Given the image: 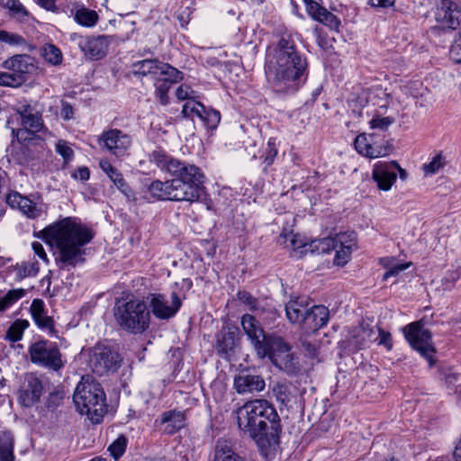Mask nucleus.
Segmentation results:
<instances>
[{"mask_svg": "<svg viewBox=\"0 0 461 461\" xmlns=\"http://www.w3.org/2000/svg\"><path fill=\"white\" fill-rule=\"evenodd\" d=\"M265 73L270 88L277 94H294L305 84L308 62L291 36H282L267 54Z\"/></svg>", "mask_w": 461, "mask_h": 461, "instance_id": "nucleus-1", "label": "nucleus"}, {"mask_svg": "<svg viewBox=\"0 0 461 461\" xmlns=\"http://www.w3.org/2000/svg\"><path fill=\"white\" fill-rule=\"evenodd\" d=\"M238 426L254 440L260 454L270 457L280 445L281 419L275 406L265 399L247 402L238 410Z\"/></svg>", "mask_w": 461, "mask_h": 461, "instance_id": "nucleus-2", "label": "nucleus"}, {"mask_svg": "<svg viewBox=\"0 0 461 461\" xmlns=\"http://www.w3.org/2000/svg\"><path fill=\"white\" fill-rule=\"evenodd\" d=\"M34 235L57 248L58 256L55 260L59 269H65L68 267H75L77 264L84 263L86 254L84 247L95 236L90 229L72 217L56 221Z\"/></svg>", "mask_w": 461, "mask_h": 461, "instance_id": "nucleus-3", "label": "nucleus"}, {"mask_svg": "<svg viewBox=\"0 0 461 461\" xmlns=\"http://www.w3.org/2000/svg\"><path fill=\"white\" fill-rule=\"evenodd\" d=\"M16 113L19 115L21 123L20 129L12 128V135L22 144L21 153L13 154V158L20 165L28 164L31 159L30 150L25 144L31 142L35 138L44 140L50 134L48 128L45 127L42 113L35 105L31 104H21Z\"/></svg>", "mask_w": 461, "mask_h": 461, "instance_id": "nucleus-4", "label": "nucleus"}, {"mask_svg": "<svg viewBox=\"0 0 461 461\" xmlns=\"http://www.w3.org/2000/svg\"><path fill=\"white\" fill-rule=\"evenodd\" d=\"M203 179L198 167L175 159V201H200L210 209L212 201L207 197Z\"/></svg>", "mask_w": 461, "mask_h": 461, "instance_id": "nucleus-5", "label": "nucleus"}, {"mask_svg": "<svg viewBox=\"0 0 461 461\" xmlns=\"http://www.w3.org/2000/svg\"><path fill=\"white\" fill-rule=\"evenodd\" d=\"M73 401L77 411L94 423H99L107 411L106 396L99 383L82 381L75 390Z\"/></svg>", "mask_w": 461, "mask_h": 461, "instance_id": "nucleus-6", "label": "nucleus"}, {"mask_svg": "<svg viewBox=\"0 0 461 461\" xmlns=\"http://www.w3.org/2000/svg\"><path fill=\"white\" fill-rule=\"evenodd\" d=\"M114 317L123 330L134 334L144 332L149 325V311L146 303L138 299H117Z\"/></svg>", "mask_w": 461, "mask_h": 461, "instance_id": "nucleus-7", "label": "nucleus"}, {"mask_svg": "<svg viewBox=\"0 0 461 461\" xmlns=\"http://www.w3.org/2000/svg\"><path fill=\"white\" fill-rule=\"evenodd\" d=\"M402 331L411 347L429 362L430 367L433 366L436 349L432 342V333L425 328L423 321L411 322L406 325Z\"/></svg>", "mask_w": 461, "mask_h": 461, "instance_id": "nucleus-8", "label": "nucleus"}, {"mask_svg": "<svg viewBox=\"0 0 461 461\" xmlns=\"http://www.w3.org/2000/svg\"><path fill=\"white\" fill-rule=\"evenodd\" d=\"M32 364L53 371H59L65 366L57 343L41 339L30 345L28 349Z\"/></svg>", "mask_w": 461, "mask_h": 461, "instance_id": "nucleus-9", "label": "nucleus"}, {"mask_svg": "<svg viewBox=\"0 0 461 461\" xmlns=\"http://www.w3.org/2000/svg\"><path fill=\"white\" fill-rule=\"evenodd\" d=\"M122 358L118 352L110 347L97 344L92 349L89 366L97 375H103L108 372H116L121 366Z\"/></svg>", "mask_w": 461, "mask_h": 461, "instance_id": "nucleus-10", "label": "nucleus"}, {"mask_svg": "<svg viewBox=\"0 0 461 461\" xmlns=\"http://www.w3.org/2000/svg\"><path fill=\"white\" fill-rule=\"evenodd\" d=\"M77 34H74L71 38L75 40ZM78 47L92 59H101L104 58L108 50V47L112 42V37L108 35H98V36H77Z\"/></svg>", "mask_w": 461, "mask_h": 461, "instance_id": "nucleus-11", "label": "nucleus"}, {"mask_svg": "<svg viewBox=\"0 0 461 461\" xmlns=\"http://www.w3.org/2000/svg\"><path fill=\"white\" fill-rule=\"evenodd\" d=\"M42 381L34 374H27L18 393V401L23 407H32L41 399Z\"/></svg>", "mask_w": 461, "mask_h": 461, "instance_id": "nucleus-12", "label": "nucleus"}, {"mask_svg": "<svg viewBox=\"0 0 461 461\" xmlns=\"http://www.w3.org/2000/svg\"><path fill=\"white\" fill-rule=\"evenodd\" d=\"M437 20L445 28L457 29L461 25V6L454 0H441L438 6Z\"/></svg>", "mask_w": 461, "mask_h": 461, "instance_id": "nucleus-13", "label": "nucleus"}, {"mask_svg": "<svg viewBox=\"0 0 461 461\" xmlns=\"http://www.w3.org/2000/svg\"><path fill=\"white\" fill-rule=\"evenodd\" d=\"M233 386L239 394L258 393L265 389L266 383L259 375L242 370L234 377Z\"/></svg>", "mask_w": 461, "mask_h": 461, "instance_id": "nucleus-14", "label": "nucleus"}, {"mask_svg": "<svg viewBox=\"0 0 461 461\" xmlns=\"http://www.w3.org/2000/svg\"><path fill=\"white\" fill-rule=\"evenodd\" d=\"M330 320V310L324 305L308 308L302 329L307 333H315L325 327Z\"/></svg>", "mask_w": 461, "mask_h": 461, "instance_id": "nucleus-15", "label": "nucleus"}, {"mask_svg": "<svg viewBox=\"0 0 461 461\" xmlns=\"http://www.w3.org/2000/svg\"><path fill=\"white\" fill-rule=\"evenodd\" d=\"M99 141L117 157L122 156L131 145L130 137L118 129L104 131L99 137Z\"/></svg>", "mask_w": 461, "mask_h": 461, "instance_id": "nucleus-16", "label": "nucleus"}, {"mask_svg": "<svg viewBox=\"0 0 461 461\" xmlns=\"http://www.w3.org/2000/svg\"><path fill=\"white\" fill-rule=\"evenodd\" d=\"M33 59L30 55L17 54L5 59L2 67L13 73L14 76H19L22 83L24 84L27 80V74L32 73L34 69Z\"/></svg>", "mask_w": 461, "mask_h": 461, "instance_id": "nucleus-17", "label": "nucleus"}, {"mask_svg": "<svg viewBox=\"0 0 461 461\" xmlns=\"http://www.w3.org/2000/svg\"><path fill=\"white\" fill-rule=\"evenodd\" d=\"M241 326L256 353H258V350L264 352L261 347L263 342L261 341L264 339V337H267L268 334L265 333L259 321L253 315L246 313L241 317Z\"/></svg>", "mask_w": 461, "mask_h": 461, "instance_id": "nucleus-18", "label": "nucleus"}, {"mask_svg": "<svg viewBox=\"0 0 461 461\" xmlns=\"http://www.w3.org/2000/svg\"><path fill=\"white\" fill-rule=\"evenodd\" d=\"M262 348L264 352L258 350L257 355L260 358L268 357L271 362L274 361V357L283 355L288 351H291V347L286 343L281 337L269 335L264 337L262 339Z\"/></svg>", "mask_w": 461, "mask_h": 461, "instance_id": "nucleus-19", "label": "nucleus"}, {"mask_svg": "<svg viewBox=\"0 0 461 461\" xmlns=\"http://www.w3.org/2000/svg\"><path fill=\"white\" fill-rule=\"evenodd\" d=\"M132 73L139 76H164L168 74L172 67L167 63L159 62L158 59H146L134 62L131 66Z\"/></svg>", "mask_w": 461, "mask_h": 461, "instance_id": "nucleus-20", "label": "nucleus"}, {"mask_svg": "<svg viewBox=\"0 0 461 461\" xmlns=\"http://www.w3.org/2000/svg\"><path fill=\"white\" fill-rule=\"evenodd\" d=\"M396 177V172L391 170L389 162L378 161L374 166L373 179L380 190H390Z\"/></svg>", "mask_w": 461, "mask_h": 461, "instance_id": "nucleus-21", "label": "nucleus"}, {"mask_svg": "<svg viewBox=\"0 0 461 461\" xmlns=\"http://www.w3.org/2000/svg\"><path fill=\"white\" fill-rule=\"evenodd\" d=\"M30 311L36 325L52 335L55 332L54 321L48 316L45 311V304L41 299H34L32 302Z\"/></svg>", "mask_w": 461, "mask_h": 461, "instance_id": "nucleus-22", "label": "nucleus"}, {"mask_svg": "<svg viewBox=\"0 0 461 461\" xmlns=\"http://www.w3.org/2000/svg\"><path fill=\"white\" fill-rule=\"evenodd\" d=\"M355 235V232H339L335 235V237H326L319 240H312L310 244V249L313 253L317 254H327L330 251L337 249L339 247V242L343 241V238L346 236L348 238H351ZM352 239H350L351 240Z\"/></svg>", "mask_w": 461, "mask_h": 461, "instance_id": "nucleus-23", "label": "nucleus"}, {"mask_svg": "<svg viewBox=\"0 0 461 461\" xmlns=\"http://www.w3.org/2000/svg\"><path fill=\"white\" fill-rule=\"evenodd\" d=\"M100 167L109 176L116 187L126 196L128 201H135L134 193L122 177V173L108 161H101Z\"/></svg>", "mask_w": 461, "mask_h": 461, "instance_id": "nucleus-24", "label": "nucleus"}, {"mask_svg": "<svg viewBox=\"0 0 461 461\" xmlns=\"http://www.w3.org/2000/svg\"><path fill=\"white\" fill-rule=\"evenodd\" d=\"M237 329L228 327L216 335V350L221 356H227L236 345Z\"/></svg>", "mask_w": 461, "mask_h": 461, "instance_id": "nucleus-25", "label": "nucleus"}, {"mask_svg": "<svg viewBox=\"0 0 461 461\" xmlns=\"http://www.w3.org/2000/svg\"><path fill=\"white\" fill-rule=\"evenodd\" d=\"M213 461H247L244 456L237 453L230 442L219 438L214 447Z\"/></svg>", "mask_w": 461, "mask_h": 461, "instance_id": "nucleus-26", "label": "nucleus"}, {"mask_svg": "<svg viewBox=\"0 0 461 461\" xmlns=\"http://www.w3.org/2000/svg\"><path fill=\"white\" fill-rule=\"evenodd\" d=\"M308 310L307 304L303 298H296L292 300L285 305L286 317L291 323H299L301 326L303 323L304 316Z\"/></svg>", "mask_w": 461, "mask_h": 461, "instance_id": "nucleus-27", "label": "nucleus"}, {"mask_svg": "<svg viewBox=\"0 0 461 461\" xmlns=\"http://www.w3.org/2000/svg\"><path fill=\"white\" fill-rule=\"evenodd\" d=\"M374 334V329L370 325L362 324L353 330L349 343L355 348V349H361L366 347L367 344L373 340Z\"/></svg>", "mask_w": 461, "mask_h": 461, "instance_id": "nucleus-28", "label": "nucleus"}, {"mask_svg": "<svg viewBox=\"0 0 461 461\" xmlns=\"http://www.w3.org/2000/svg\"><path fill=\"white\" fill-rule=\"evenodd\" d=\"M272 364L288 375H296L300 372L299 363L296 361L294 354L290 351L283 355L274 357Z\"/></svg>", "mask_w": 461, "mask_h": 461, "instance_id": "nucleus-29", "label": "nucleus"}, {"mask_svg": "<svg viewBox=\"0 0 461 461\" xmlns=\"http://www.w3.org/2000/svg\"><path fill=\"white\" fill-rule=\"evenodd\" d=\"M150 307L154 316L158 319L167 320L173 316V308L162 294H153Z\"/></svg>", "mask_w": 461, "mask_h": 461, "instance_id": "nucleus-30", "label": "nucleus"}, {"mask_svg": "<svg viewBox=\"0 0 461 461\" xmlns=\"http://www.w3.org/2000/svg\"><path fill=\"white\" fill-rule=\"evenodd\" d=\"M14 438L11 431L0 432V461H14Z\"/></svg>", "mask_w": 461, "mask_h": 461, "instance_id": "nucleus-31", "label": "nucleus"}, {"mask_svg": "<svg viewBox=\"0 0 461 461\" xmlns=\"http://www.w3.org/2000/svg\"><path fill=\"white\" fill-rule=\"evenodd\" d=\"M350 238L347 236L343 238L342 242H339V247L336 250V255L334 258V264L336 266L343 267L345 266L350 258V255L352 252V245L354 244L355 235Z\"/></svg>", "mask_w": 461, "mask_h": 461, "instance_id": "nucleus-32", "label": "nucleus"}, {"mask_svg": "<svg viewBox=\"0 0 461 461\" xmlns=\"http://www.w3.org/2000/svg\"><path fill=\"white\" fill-rule=\"evenodd\" d=\"M149 191L158 200H172L169 196L173 191V180H155L149 185Z\"/></svg>", "mask_w": 461, "mask_h": 461, "instance_id": "nucleus-33", "label": "nucleus"}, {"mask_svg": "<svg viewBox=\"0 0 461 461\" xmlns=\"http://www.w3.org/2000/svg\"><path fill=\"white\" fill-rule=\"evenodd\" d=\"M99 16L95 10L86 7L77 9L74 15V20L84 27H94L98 22Z\"/></svg>", "mask_w": 461, "mask_h": 461, "instance_id": "nucleus-34", "label": "nucleus"}, {"mask_svg": "<svg viewBox=\"0 0 461 461\" xmlns=\"http://www.w3.org/2000/svg\"><path fill=\"white\" fill-rule=\"evenodd\" d=\"M167 77L163 78H158L155 83L156 95L162 104H167L170 102V98L167 95L168 91L172 87L173 78L171 74H167Z\"/></svg>", "mask_w": 461, "mask_h": 461, "instance_id": "nucleus-35", "label": "nucleus"}, {"mask_svg": "<svg viewBox=\"0 0 461 461\" xmlns=\"http://www.w3.org/2000/svg\"><path fill=\"white\" fill-rule=\"evenodd\" d=\"M1 5L9 10L11 16L19 21H25L30 15L20 0H1Z\"/></svg>", "mask_w": 461, "mask_h": 461, "instance_id": "nucleus-36", "label": "nucleus"}, {"mask_svg": "<svg viewBox=\"0 0 461 461\" xmlns=\"http://www.w3.org/2000/svg\"><path fill=\"white\" fill-rule=\"evenodd\" d=\"M15 271V280L22 281L25 277L35 276L39 272V264L35 262H22L13 267Z\"/></svg>", "mask_w": 461, "mask_h": 461, "instance_id": "nucleus-37", "label": "nucleus"}, {"mask_svg": "<svg viewBox=\"0 0 461 461\" xmlns=\"http://www.w3.org/2000/svg\"><path fill=\"white\" fill-rule=\"evenodd\" d=\"M29 327L27 320L17 319L8 328L5 339L11 342H17L22 339L24 330Z\"/></svg>", "mask_w": 461, "mask_h": 461, "instance_id": "nucleus-38", "label": "nucleus"}, {"mask_svg": "<svg viewBox=\"0 0 461 461\" xmlns=\"http://www.w3.org/2000/svg\"><path fill=\"white\" fill-rule=\"evenodd\" d=\"M185 412H176L175 411V433L180 432L179 437V444H183L184 446H189L188 442L190 441V433L185 424Z\"/></svg>", "mask_w": 461, "mask_h": 461, "instance_id": "nucleus-39", "label": "nucleus"}, {"mask_svg": "<svg viewBox=\"0 0 461 461\" xmlns=\"http://www.w3.org/2000/svg\"><path fill=\"white\" fill-rule=\"evenodd\" d=\"M200 108L199 118L204 122L208 129H216L221 121L220 112L214 109H207L203 104L200 105Z\"/></svg>", "mask_w": 461, "mask_h": 461, "instance_id": "nucleus-40", "label": "nucleus"}, {"mask_svg": "<svg viewBox=\"0 0 461 461\" xmlns=\"http://www.w3.org/2000/svg\"><path fill=\"white\" fill-rule=\"evenodd\" d=\"M177 104L181 105L180 117L182 119L193 120L194 116L199 117L201 110L200 105L203 104L195 100H190L186 101L185 103L177 102Z\"/></svg>", "mask_w": 461, "mask_h": 461, "instance_id": "nucleus-41", "label": "nucleus"}, {"mask_svg": "<svg viewBox=\"0 0 461 461\" xmlns=\"http://www.w3.org/2000/svg\"><path fill=\"white\" fill-rule=\"evenodd\" d=\"M42 57L44 58V59L53 65V66H58L59 64H61L62 62V53L60 51V50L56 47L55 45L53 44H46L43 48H42Z\"/></svg>", "mask_w": 461, "mask_h": 461, "instance_id": "nucleus-42", "label": "nucleus"}, {"mask_svg": "<svg viewBox=\"0 0 461 461\" xmlns=\"http://www.w3.org/2000/svg\"><path fill=\"white\" fill-rule=\"evenodd\" d=\"M128 444V438L125 435L121 434L118 438L108 447V451L110 455L115 459L118 460L120 457L123 456L125 453L126 447Z\"/></svg>", "mask_w": 461, "mask_h": 461, "instance_id": "nucleus-43", "label": "nucleus"}, {"mask_svg": "<svg viewBox=\"0 0 461 461\" xmlns=\"http://www.w3.org/2000/svg\"><path fill=\"white\" fill-rule=\"evenodd\" d=\"M173 420V410L163 412L159 419L155 420V426L157 429L165 433L171 435L173 434V424L170 422Z\"/></svg>", "mask_w": 461, "mask_h": 461, "instance_id": "nucleus-44", "label": "nucleus"}, {"mask_svg": "<svg viewBox=\"0 0 461 461\" xmlns=\"http://www.w3.org/2000/svg\"><path fill=\"white\" fill-rule=\"evenodd\" d=\"M272 392L276 400L281 406H285L290 402L291 391L287 384L277 383L274 385Z\"/></svg>", "mask_w": 461, "mask_h": 461, "instance_id": "nucleus-45", "label": "nucleus"}, {"mask_svg": "<svg viewBox=\"0 0 461 461\" xmlns=\"http://www.w3.org/2000/svg\"><path fill=\"white\" fill-rule=\"evenodd\" d=\"M277 154H278V149H277V147L276 144V140L270 139L267 142V149L263 154L264 164H265L264 170H266L267 167H270L274 163L275 158H276Z\"/></svg>", "mask_w": 461, "mask_h": 461, "instance_id": "nucleus-46", "label": "nucleus"}, {"mask_svg": "<svg viewBox=\"0 0 461 461\" xmlns=\"http://www.w3.org/2000/svg\"><path fill=\"white\" fill-rule=\"evenodd\" d=\"M175 95L179 100L178 102L195 100L196 93L190 85L181 84L175 91Z\"/></svg>", "mask_w": 461, "mask_h": 461, "instance_id": "nucleus-47", "label": "nucleus"}, {"mask_svg": "<svg viewBox=\"0 0 461 461\" xmlns=\"http://www.w3.org/2000/svg\"><path fill=\"white\" fill-rule=\"evenodd\" d=\"M23 85L22 79L19 76H14L13 73L8 70L2 72L0 71V86L8 87H18Z\"/></svg>", "mask_w": 461, "mask_h": 461, "instance_id": "nucleus-48", "label": "nucleus"}, {"mask_svg": "<svg viewBox=\"0 0 461 461\" xmlns=\"http://www.w3.org/2000/svg\"><path fill=\"white\" fill-rule=\"evenodd\" d=\"M26 294V290L23 288H17L9 290L4 296L3 300L6 309L10 308L13 304H14L18 300L24 297Z\"/></svg>", "mask_w": 461, "mask_h": 461, "instance_id": "nucleus-49", "label": "nucleus"}, {"mask_svg": "<svg viewBox=\"0 0 461 461\" xmlns=\"http://www.w3.org/2000/svg\"><path fill=\"white\" fill-rule=\"evenodd\" d=\"M393 149V146L388 142L384 145H375L371 144V149L368 150L366 157L368 158H379L389 155Z\"/></svg>", "mask_w": 461, "mask_h": 461, "instance_id": "nucleus-50", "label": "nucleus"}, {"mask_svg": "<svg viewBox=\"0 0 461 461\" xmlns=\"http://www.w3.org/2000/svg\"><path fill=\"white\" fill-rule=\"evenodd\" d=\"M318 22L329 26L330 29L338 30L340 26L339 19L332 13L328 11L326 8L322 10Z\"/></svg>", "mask_w": 461, "mask_h": 461, "instance_id": "nucleus-51", "label": "nucleus"}, {"mask_svg": "<svg viewBox=\"0 0 461 461\" xmlns=\"http://www.w3.org/2000/svg\"><path fill=\"white\" fill-rule=\"evenodd\" d=\"M152 160L157 164L162 170L170 172V165L172 159L168 158L163 150H155L152 153Z\"/></svg>", "mask_w": 461, "mask_h": 461, "instance_id": "nucleus-52", "label": "nucleus"}, {"mask_svg": "<svg viewBox=\"0 0 461 461\" xmlns=\"http://www.w3.org/2000/svg\"><path fill=\"white\" fill-rule=\"evenodd\" d=\"M394 118L387 116V117H380L375 116L369 122L370 127L372 129H378L380 131H386L393 122Z\"/></svg>", "mask_w": 461, "mask_h": 461, "instance_id": "nucleus-53", "label": "nucleus"}, {"mask_svg": "<svg viewBox=\"0 0 461 461\" xmlns=\"http://www.w3.org/2000/svg\"><path fill=\"white\" fill-rule=\"evenodd\" d=\"M0 41L10 45H23L25 43L24 38L21 35L3 30L0 31Z\"/></svg>", "mask_w": 461, "mask_h": 461, "instance_id": "nucleus-54", "label": "nucleus"}, {"mask_svg": "<svg viewBox=\"0 0 461 461\" xmlns=\"http://www.w3.org/2000/svg\"><path fill=\"white\" fill-rule=\"evenodd\" d=\"M21 202L18 209L29 217L34 218L36 216V204L28 197L22 195Z\"/></svg>", "mask_w": 461, "mask_h": 461, "instance_id": "nucleus-55", "label": "nucleus"}, {"mask_svg": "<svg viewBox=\"0 0 461 461\" xmlns=\"http://www.w3.org/2000/svg\"><path fill=\"white\" fill-rule=\"evenodd\" d=\"M237 298L242 303L249 306V310L254 311L258 308V299L254 297L250 293L243 290L237 293Z\"/></svg>", "mask_w": 461, "mask_h": 461, "instance_id": "nucleus-56", "label": "nucleus"}, {"mask_svg": "<svg viewBox=\"0 0 461 461\" xmlns=\"http://www.w3.org/2000/svg\"><path fill=\"white\" fill-rule=\"evenodd\" d=\"M64 399V393L62 391L55 390L51 392L47 399L46 406L48 409L54 411L57 407H59Z\"/></svg>", "mask_w": 461, "mask_h": 461, "instance_id": "nucleus-57", "label": "nucleus"}, {"mask_svg": "<svg viewBox=\"0 0 461 461\" xmlns=\"http://www.w3.org/2000/svg\"><path fill=\"white\" fill-rule=\"evenodd\" d=\"M450 59L456 63H461V32L456 35L449 50Z\"/></svg>", "mask_w": 461, "mask_h": 461, "instance_id": "nucleus-58", "label": "nucleus"}, {"mask_svg": "<svg viewBox=\"0 0 461 461\" xmlns=\"http://www.w3.org/2000/svg\"><path fill=\"white\" fill-rule=\"evenodd\" d=\"M56 151L68 162L70 161L74 157L73 149L68 145L65 140H59L56 144Z\"/></svg>", "mask_w": 461, "mask_h": 461, "instance_id": "nucleus-59", "label": "nucleus"}, {"mask_svg": "<svg viewBox=\"0 0 461 461\" xmlns=\"http://www.w3.org/2000/svg\"><path fill=\"white\" fill-rule=\"evenodd\" d=\"M355 148L357 149V151L363 155V156H366L368 154V150L369 149H371V143L367 140V138L366 137L365 134H360L358 135L356 140H355Z\"/></svg>", "mask_w": 461, "mask_h": 461, "instance_id": "nucleus-60", "label": "nucleus"}, {"mask_svg": "<svg viewBox=\"0 0 461 461\" xmlns=\"http://www.w3.org/2000/svg\"><path fill=\"white\" fill-rule=\"evenodd\" d=\"M443 158L441 155H437L433 158V159L423 166V169L425 174H435L439 168L444 166V162L442 161Z\"/></svg>", "mask_w": 461, "mask_h": 461, "instance_id": "nucleus-61", "label": "nucleus"}, {"mask_svg": "<svg viewBox=\"0 0 461 461\" xmlns=\"http://www.w3.org/2000/svg\"><path fill=\"white\" fill-rule=\"evenodd\" d=\"M22 194L16 191H11L4 194L5 207L9 205L12 208H18L20 205Z\"/></svg>", "mask_w": 461, "mask_h": 461, "instance_id": "nucleus-62", "label": "nucleus"}, {"mask_svg": "<svg viewBox=\"0 0 461 461\" xmlns=\"http://www.w3.org/2000/svg\"><path fill=\"white\" fill-rule=\"evenodd\" d=\"M379 335L375 339H378V344L384 346L388 350L393 348L392 335L388 331L378 329Z\"/></svg>", "mask_w": 461, "mask_h": 461, "instance_id": "nucleus-63", "label": "nucleus"}, {"mask_svg": "<svg viewBox=\"0 0 461 461\" xmlns=\"http://www.w3.org/2000/svg\"><path fill=\"white\" fill-rule=\"evenodd\" d=\"M301 346L308 357L314 358L318 356V347L315 343H312L307 339H302Z\"/></svg>", "mask_w": 461, "mask_h": 461, "instance_id": "nucleus-64", "label": "nucleus"}]
</instances>
